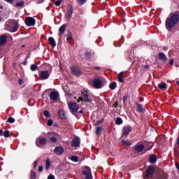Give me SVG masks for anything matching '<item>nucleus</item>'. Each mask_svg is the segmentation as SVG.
Returning a JSON list of instances; mask_svg holds the SVG:
<instances>
[{
    "label": "nucleus",
    "instance_id": "nucleus-1",
    "mask_svg": "<svg viewBox=\"0 0 179 179\" xmlns=\"http://www.w3.org/2000/svg\"><path fill=\"white\" fill-rule=\"evenodd\" d=\"M179 23V14L178 13H173L167 17L165 22L166 29L167 30H171L175 27L176 24H178Z\"/></svg>",
    "mask_w": 179,
    "mask_h": 179
},
{
    "label": "nucleus",
    "instance_id": "nucleus-2",
    "mask_svg": "<svg viewBox=\"0 0 179 179\" xmlns=\"http://www.w3.org/2000/svg\"><path fill=\"white\" fill-rule=\"evenodd\" d=\"M80 101H83L84 102H89L90 103L92 102V99L88 94V91H83L81 92V96H79L78 101L80 102Z\"/></svg>",
    "mask_w": 179,
    "mask_h": 179
},
{
    "label": "nucleus",
    "instance_id": "nucleus-3",
    "mask_svg": "<svg viewBox=\"0 0 179 179\" xmlns=\"http://www.w3.org/2000/svg\"><path fill=\"white\" fill-rule=\"evenodd\" d=\"M89 84L93 85L94 88L96 90H99L103 87V81L101 78H94V80L89 81Z\"/></svg>",
    "mask_w": 179,
    "mask_h": 179
},
{
    "label": "nucleus",
    "instance_id": "nucleus-4",
    "mask_svg": "<svg viewBox=\"0 0 179 179\" xmlns=\"http://www.w3.org/2000/svg\"><path fill=\"white\" fill-rule=\"evenodd\" d=\"M85 170H83V176H85V179H93V176L92 174V169L89 166H84Z\"/></svg>",
    "mask_w": 179,
    "mask_h": 179
},
{
    "label": "nucleus",
    "instance_id": "nucleus-5",
    "mask_svg": "<svg viewBox=\"0 0 179 179\" xmlns=\"http://www.w3.org/2000/svg\"><path fill=\"white\" fill-rule=\"evenodd\" d=\"M47 139L46 138H43V136H38L36 141V145L38 148H41V146H44L45 145H47Z\"/></svg>",
    "mask_w": 179,
    "mask_h": 179
},
{
    "label": "nucleus",
    "instance_id": "nucleus-6",
    "mask_svg": "<svg viewBox=\"0 0 179 179\" xmlns=\"http://www.w3.org/2000/svg\"><path fill=\"white\" fill-rule=\"evenodd\" d=\"M69 108L72 113H76V112H78L79 109L78 103H76V102L73 101L69 103Z\"/></svg>",
    "mask_w": 179,
    "mask_h": 179
},
{
    "label": "nucleus",
    "instance_id": "nucleus-7",
    "mask_svg": "<svg viewBox=\"0 0 179 179\" xmlns=\"http://www.w3.org/2000/svg\"><path fill=\"white\" fill-rule=\"evenodd\" d=\"M73 13V8L72 5H69L67 8V13H66V20H71Z\"/></svg>",
    "mask_w": 179,
    "mask_h": 179
},
{
    "label": "nucleus",
    "instance_id": "nucleus-8",
    "mask_svg": "<svg viewBox=\"0 0 179 179\" xmlns=\"http://www.w3.org/2000/svg\"><path fill=\"white\" fill-rule=\"evenodd\" d=\"M154 174H155V167H152V166H149L145 173V177H147L148 178H152V177H154Z\"/></svg>",
    "mask_w": 179,
    "mask_h": 179
},
{
    "label": "nucleus",
    "instance_id": "nucleus-9",
    "mask_svg": "<svg viewBox=\"0 0 179 179\" xmlns=\"http://www.w3.org/2000/svg\"><path fill=\"white\" fill-rule=\"evenodd\" d=\"M131 126H124L122 129V138L125 137L127 138L128 135L131 133Z\"/></svg>",
    "mask_w": 179,
    "mask_h": 179
},
{
    "label": "nucleus",
    "instance_id": "nucleus-10",
    "mask_svg": "<svg viewBox=\"0 0 179 179\" xmlns=\"http://www.w3.org/2000/svg\"><path fill=\"white\" fill-rule=\"evenodd\" d=\"M25 24H27V26H35L36 24V19H34V17H26L25 19Z\"/></svg>",
    "mask_w": 179,
    "mask_h": 179
},
{
    "label": "nucleus",
    "instance_id": "nucleus-11",
    "mask_svg": "<svg viewBox=\"0 0 179 179\" xmlns=\"http://www.w3.org/2000/svg\"><path fill=\"white\" fill-rule=\"evenodd\" d=\"M71 146L73 148H79L80 146V139L78 138V136L73 138L71 142Z\"/></svg>",
    "mask_w": 179,
    "mask_h": 179
},
{
    "label": "nucleus",
    "instance_id": "nucleus-12",
    "mask_svg": "<svg viewBox=\"0 0 179 179\" xmlns=\"http://www.w3.org/2000/svg\"><path fill=\"white\" fill-rule=\"evenodd\" d=\"M59 96V92L57 91H52L50 94V98L52 101H57Z\"/></svg>",
    "mask_w": 179,
    "mask_h": 179
},
{
    "label": "nucleus",
    "instance_id": "nucleus-13",
    "mask_svg": "<svg viewBox=\"0 0 179 179\" xmlns=\"http://www.w3.org/2000/svg\"><path fill=\"white\" fill-rule=\"evenodd\" d=\"M134 149L136 152L141 153V152H143V150H144L145 145H143V144L140 145L139 143H137L134 146Z\"/></svg>",
    "mask_w": 179,
    "mask_h": 179
},
{
    "label": "nucleus",
    "instance_id": "nucleus-14",
    "mask_svg": "<svg viewBox=\"0 0 179 179\" xmlns=\"http://www.w3.org/2000/svg\"><path fill=\"white\" fill-rule=\"evenodd\" d=\"M71 70L72 74H73L74 76H76L77 77H80L82 74V71H80V70L77 67H71Z\"/></svg>",
    "mask_w": 179,
    "mask_h": 179
},
{
    "label": "nucleus",
    "instance_id": "nucleus-15",
    "mask_svg": "<svg viewBox=\"0 0 179 179\" xmlns=\"http://www.w3.org/2000/svg\"><path fill=\"white\" fill-rule=\"evenodd\" d=\"M55 153H56V155H62V153H64V152H65L64 148H62V146H56V148L54 150Z\"/></svg>",
    "mask_w": 179,
    "mask_h": 179
},
{
    "label": "nucleus",
    "instance_id": "nucleus-16",
    "mask_svg": "<svg viewBox=\"0 0 179 179\" xmlns=\"http://www.w3.org/2000/svg\"><path fill=\"white\" fill-rule=\"evenodd\" d=\"M20 24H18L17 20L13 21V29H11V31L15 33L19 29Z\"/></svg>",
    "mask_w": 179,
    "mask_h": 179
},
{
    "label": "nucleus",
    "instance_id": "nucleus-17",
    "mask_svg": "<svg viewBox=\"0 0 179 179\" xmlns=\"http://www.w3.org/2000/svg\"><path fill=\"white\" fill-rule=\"evenodd\" d=\"M8 37L6 34H1L0 36V45H4L7 42Z\"/></svg>",
    "mask_w": 179,
    "mask_h": 179
},
{
    "label": "nucleus",
    "instance_id": "nucleus-18",
    "mask_svg": "<svg viewBox=\"0 0 179 179\" xmlns=\"http://www.w3.org/2000/svg\"><path fill=\"white\" fill-rule=\"evenodd\" d=\"M157 162V155H150L149 156V162L154 164Z\"/></svg>",
    "mask_w": 179,
    "mask_h": 179
},
{
    "label": "nucleus",
    "instance_id": "nucleus-19",
    "mask_svg": "<svg viewBox=\"0 0 179 179\" xmlns=\"http://www.w3.org/2000/svg\"><path fill=\"white\" fill-rule=\"evenodd\" d=\"M40 77L43 80H48L50 77L49 71H41L40 73Z\"/></svg>",
    "mask_w": 179,
    "mask_h": 179
},
{
    "label": "nucleus",
    "instance_id": "nucleus-20",
    "mask_svg": "<svg viewBox=\"0 0 179 179\" xmlns=\"http://www.w3.org/2000/svg\"><path fill=\"white\" fill-rule=\"evenodd\" d=\"M59 113V116L60 117V119L62 120H64L65 119H66V113L65 111L64 110V109H60L58 112Z\"/></svg>",
    "mask_w": 179,
    "mask_h": 179
},
{
    "label": "nucleus",
    "instance_id": "nucleus-21",
    "mask_svg": "<svg viewBox=\"0 0 179 179\" xmlns=\"http://www.w3.org/2000/svg\"><path fill=\"white\" fill-rule=\"evenodd\" d=\"M136 110L137 112H140V113H144L145 112V108H143V105H141V103H136Z\"/></svg>",
    "mask_w": 179,
    "mask_h": 179
},
{
    "label": "nucleus",
    "instance_id": "nucleus-22",
    "mask_svg": "<svg viewBox=\"0 0 179 179\" xmlns=\"http://www.w3.org/2000/svg\"><path fill=\"white\" fill-rule=\"evenodd\" d=\"M124 71H121V73H119V74L117 76V80H118L119 83H124Z\"/></svg>",
    "mask_w": 179,
    "mask_h": 179
},
{
    "label": "nucleus",
    "instance_id": "nucleus-23",
    "mask_svg": "<svg viewBox=\"0 0 179 179\" xmlns=\"http://www.w3.org/2000/svg\"><path fill=\"white\" fill-rule=\"evenodd\" d=\"M48 43L52 47H56V45H57V43H56L54 37H49L48 38Z\"/></svg>",
    "mask_w": 179,
    "mask_h": 179
},
{
    "label": "nucleus",
    "instance_id": "nucleus-24",
    "mask_svg": "<svg viewBox=\"0 0 179 179\" xmlns=\"http://www.w3.org/2000/svg\"><path fill=\"white\" fill-rule=\"evenodd\" d=\"M159 59H162V61H166L167 59L166 54L163 52H159Z\"/></svg>",
    "mask_w": 179,
    "mask_h": 179
},
{
    "label": "nucleus",
    "instance_id": "nucleus-25",
    "mask_svg": "<svg viewBox=\"0 0 179 179\" xmlns=\"http://www.w3.org/2000/svg\"><path fill=\"white\" fill-rule=\"evenodd\" d=\"M121 143L124 146H131L132 145V142H130L129 141H126L125 139L121 141Z\"/></svg>",
    "mask_w": 179,
    "mask_h": 179
},
{
    "label": "nucleus",
    "instance_id": "nucleus-26",
    "mask_svg": "<svg viewBox=\"0 0 179 179\" xmlns=\"http://www.w3.org/2000/svg\"><path fill=\"white\" fill-rule=\"evenodd\" d=\"M66 27V24H62L59 28V34H64V33H65Z\"/></svg>",
    "mask_w": 179,
    "mask_h": 179
},
{
    "label": "nucleus",
    "instance_id": "nucleus-27",
    "mask_svg": "<svg viewBox=\"0 0 179 179\" xmlns=\"http://www.w3.org/2000/svg\"><path fill=\"white\" fill-rule=\"evenodd\" d=\"M158 87L160 90H166L167 84L166 83H161L160 84H158Z\"/></svg>",
    "mask_w": 179,
    "mask_h": 179
},
{
    "label": "nucleus",
    "instance_id": "nucleus-28",
    "mask_svg": "<svg viewBox=\"0 0 179 179\" xmlns=\"http://www.w3.org/2000/svg\"><path fill=\"white\" fill-rule=\"evenodd\" d=\"M102 131H103V127H101V126H97L96 129V135H98V136L101 135Z\"/></svg>",
    "mask_w": 179,
    "mask_h": 179
},
{
    "label": "nucleus",
    "instance_id": "nucleus-29",
    "mask_svg": "<svg viewBox=\"0 0 179 179\" xmlns=\"http://www.w3.org/2000/svg\"><path fill=\"white\" fill-rule=\"evenodd\" d=\"M117 84L115 81L113 83H110V84H109V88H110V90H115V88H117Z\"/></svg>",
    "mask_w": 179,
    "mask_h": 179
},
{
    "label": "nucleus",
    "instance_id": "nucleus-30",
    "mask_svg": "<svg viewBox=\"0 0 179 179\" xmlns=\"http://www.w3.org/2000/svg\"><path fill=\"white\" fill-rule=\"evenodd\" d=\"M24 1H20L19 2H16L15 6H17V8H22L24 6Z\"/></svg>",
    "mask_w": 179,
    "mask_h": 179
},
{
    "label": "nucleus",
    "instance_id": "nucleus-31",
    "mask_svg": "<svg viewBox=\"0 0 179 179\" xmlns=\"http://www.w3.org/2000/svg\"><path fill=\"white\" fill-rule=\"evenodd\" d=\"M85 56L86 59H90L92 58V52H90V51H85Z\"/></svg>",
    "mask_w": 179,
    "mask_h": 179
},
{
    "label": "nucleus",
    "instance_id": "nucleus-32",
    "mask_svg": "<svg viewBox=\"0 0 179 179\" xmlns=\"http://www.w3.org/2000/svg\"><path fill=\"white\" fill-rule=\"evenodd\" d=\"M115 123L116 124H122L123 123V119L120 117H116Z\"/></svg>",
    "mask_w": 179,
    "mask_h": 179
},
{
    "label": "nucleus",
    "instance_id": "nucleus-33",
    "mask_svg": "<svg viewBox=\"0 0 179 179\" xmlns=\"http://www.w3.org/2000/svg\"><path fill=\"white\" fill-rule=\"evenodd\" d=\"M51 166V162L50 159H47L45 162V167L46 170H49L50 167Z\"/></svg>",
    "mask_w": 179,
    "mask_h": 179
},
{
    "label": "nucleus",
    "instance_id": "nucleus-34",
    "mask_svg": "<svg viewBox=\"0 0 179 179\" xmlns=\"http://www.w3.org/2000/svg\"><path fill=\"white\" fill-rule=\"evenodd\" d=\"M38 67L36 66V64H31L30 69L31 71H36L38 70Z\"/></svg>",
    "mask_w": 179,
    "mask_h": 179
},
{
    "label": "nucleus",
    "instance_id": "nucleus-35",
    "mask_svg": "<svg viewBox=\"0 0 179 179\" xmlns=\"http://www.w3.org/2000/svg\"><path fill=\"white\" fill-rule=\"evenodd\" d=\"M71 160H72L73 162H75L76 163H78V162H79V157H78V156H75V155L71 156Z\"/></svg>",
    "mask_w": 179,
    "mask_h": 179
},
{
    "label": "nucleus",
    "instance_id": "nucleus-36",
    "mask_svg": "<svg viewBox=\"0 0 179 179\" xmlns=\"http://www.w3.org/2000/svg\"><path fill=\"white\" fill-rule=\"evenodd\" d=\"M37 177L36 173V171H34L33 170H31V179H36Z\"/></svg>",
    "mask_w": 179,
    "mask_h": 179
},
{
    "label": "nucleus",
    "instance_id": "nucleus-37",
    "mask_svg": "<svg viewBox=\"0 0 179 179\" xmlns=\"http://www.w3.org/2000/svg\"><path fill=\"white\" fill-rule=\"evenodd\" d=\"M6 122H8L9 123H14V122H15V117L10 116L8 117V120H6Z\"/></svg>",
    "mask_w": 179,
    "mask_h": 179
},
{
    "label": "nucleus",
    "instance_id": "nucleus-38",
    "mask_svg": "<svg viewBox=\"0 0 179 179\" xmlns=\"http://www.w3.org/2000/svg\"><path fill=\"white\" fill-rule=\"evenodd\" d=\"M50 142L52 143H57V138L55 137V136H52L51 138H50Z\"/></svg>",
    "mask_w": 179,
    "mask_h": 179
},
{
    "label": "nucleus",
    "instance_id": "nucleus-39",
    "mask_svg": "<svg viewBox=\"0 0 179 179\" xmlns=\"http://www.w3.org/2000/svg\"><path fill=\"white\" fill-rule=\"evenodd\" d=\"M77 2H78V3L80 6L85 5V3H87V0H77Z\"/></svg>",
    "mask_w": 179,
    "mask_h": 179
},
{
    "label": "nucleus",
    "instance_id": "nucleus-40",
    "mask_svg": "<svg viewBox=\"0 0 179 179\" xmlns=\"http://www.w3.org/2000/svg\"><path fill=\"white\" fill-rule=\"evenodd\" d=\"M53 123L54 120L52 119L48 120V127H52Z\"/></svg>",
    "mask_w": 179,
    "mask_h": 179
},
{
    "label": "nucleus",
    "instance_id": "nucleus-41",
    "mask_svg": "<svg viewBox=\"0 0 179 179\" xmlns=\"http://www.w3.org/2000/svg\"><path fill=\"white\" fill-rule=\"evenodd\" d=\"M3 136L5 138H9V136H10V130H5V132L3 133Z\"/></svg>",
    "mask_w": 179,
    "mask_h": 179
},
{
    "label": "nucleus",
    "instance_id": "nucleus-42",
    "mask_svg": "<svg viewBox=\"0 0 179 179\" xmlns=\"http://www.w3.org/2000/svg\"><path fill=\"white\" fill-rule=\"evenodd\" d=\"M73 38L71 31H69L68 36L66 38L67 41H70Z\"/></svg>",
    "mask_w": 179,
    "mask_h": 179
},
{
    "label": "nucleus",
    "instance_id": "nucleus-43",
    "mask_svg": "<svg viewBox=\"0 0 179 179\" xmlns=\"http://www.w3.org/2000/svg\"><path fill=\"white\" fill-rule=\"evenodd\" d=\"M43 115H44L46 117H50V113L49 110H44V111H43Z\"/></svg>",
    "mask_w": 179,
    "mask_h": 179
},
{
    "label": "nucleus",
    "instance_id": "nucleus-44",
    "mask_svg": "<svg viewBox=\"0 0 179 179\" xmlns=\"http://www.w3.org/2000/svg\"><path fill=\"white\" fill-rule=\"evenodd\" d=\"M103 122V119H101L100 120H96L95 125L96 127H99V124H101V123H102Z\"/></svg>",
    "mask_w": 179,
    "mask_h": 179
},
{
    "label": "nucleus",
    "instance_id": "nucleus-45",
    "mask_svg": "<svg viewBox=\"0 0 179 179\" xmlns=\"http://www.w3.org/2000/svg\"><path fill=\"white\" fill-rule=\"evenodd\" d=\"M62 2V0L56 1L55 3V6H60Z\"/></svg>",
    "mask_w": 179,
    "mask_h": 179
},
{
    "label": "nucleus",
    "instance_id": "nucleus-46",
    "mask_svg": "<svg viewBox=\"0 0 179 179\" xmlns=\"http://www.w3.org/2000/svg\"><path fill=\"white\" fill-rule=\"evenodd\" d=\"M48 179H55V176L53 174H49Z\"/></svg>",
    "mask_w": 179,
    "mask_h": 179
},
{
    "label": "nucleus",
    "instance_id": "nucleus-47",
    "mask_svg": "<svg viewBox=\"0 0 179 179\" xmlns=\"http://www.w3.org/2000/svg\"><path fill=\"white\" fill-rule=\"evenodd\" d=\"M38 160H35L34 163V169H36L38 166Z\"/></svg>",
    "mask_w": 179,
    "mask_h": 179
},
{
    "label": "nucleus",
    "instance_id": "nucleus-48",
    "mask_svg": "<svg viewBox=\"0 0 179 179\" xmlns=\"http://www.w3.org/2000/svg\"><path fill=\"white\" fill-rule=\"evenodd\" d=\"M38 171H40V173H41L42 171H43V166H39V167H38Z\"/></svg>",
    "mask_w": 179,
    "mask_h": 179
},
{
    "label": "nucleus",
    "instance_id": "nucleus-49",
    "mask_svg": "<svg viewBox=\"0 0 179 179\" xmlns=\"http://www.w3.org/2000/svg\"><path fill=\"white\" fill-rule=\"evenodd\" d=\"M169 64H170V65H173V64H174V59L173 58H171V60L169 61Z\"/></svg>",
    "mask_w": 179,
    "mask_h": 179
},
{
    "label": "nucleus",
    "instance_id": "nucleus-50",
    "mask_svg": "<svg viewBox=\"0 0 179 179\" xmlns=\"http://www.w3.org/2000/svg\"><path fill=\"white\" fill-rule=\"evenodd\" d=\"M144 69L145 70H149V69H150V66H149V64H145V66H144Z\"/></svg>",
    "mask_w": 179,
    "mask_h": 179
},
{
    "label": "nucleus",
    "instance_id": "nucleus-51",
    "mask_svg": "<svg viewBox=\"0 0 179 179\" xmlns=\"http://www.w3.org/2000/svg\"><path fill=\"white\" fill-rule=\"evenodd\" d=\"M24 80H19V85H23V84H24Z\"/></svg>",
    "mask_w": 179,
    "mask_h": 179
},
{
    "label": "nucleus",
    "instance_id": "nucleus-52",
    "mask_svg": "<svg viewBox=\"0 0 179 179\" xmlns=\"http://www.w3.org/2000/svg\"><path fill=\"white\" fill-rule=\"evenodd\" d=\"M113 106L115 108H118V106H119L118 102L117 101L115 102Z\"/></svg>",
    "mask_w": 179,
    "mask_h": 179
},
{
    "label": "nucleus",
    "instance_id": "nucleus-53",
    "mask_svg": "<svg viewBox=\"0 0 179 179\" xmlns=\"http://www.w3.org/2000/svg\"><path fill=\"white\" fill-rule=\"evenodd\" d=\"M174 152H175V153H179V150H178L177 146H175Z\"/></svg>",
    "mask_w": 179,
    "mask_h": 179
},
{
    "label": "nucleus",
    "instance_id": "nucleus-54",
    "mask_svg": "<svg viewBox=\"0 0 179 179\" xmlns=\"http://www.w3.org/2000/svg\"><path fill=\"white\" fill-rule=\"evenodd\" d=\"M127 99H128V96H127V95H124V96H123V101H124V102H125V101H127Z\"/></svg>",
    "mask_w": 179,
    "mask_h": 179
},
{
    "label": "nucleus",
    "instance_id": "nucleus-55",
    "mask_svg": "<svg viewBox=\"0 0 179 179\" xmlns=\"http://www.w3.org/2000/svg\"><path fill=\"white\" fill-rule=\"evenodd\" d=\"M6 2H8V3H13V0H5Z\"/></svg>",
    "mask_w": 179,
    "mask_h": 179
},
{
    "label": "nucleus",
    "instance_id": "nucleus-56",
    "mask_svg": "<svg viewBox=\"0 0 179 179\" xmlns=\"http://www.w3.org/2000/svg\"><path fill=\"white\" fill-rule=\"evenodd\" d=\"M3 131L2 129H0V136H3Z\"/></svg>",
    "mask_w": 179,
    "mask_h": 179
},
{
    "label": "nucleus",
    "instance_id": "nucleus-57",
    "mask_svg": "<svg viewBox=\"0 0 179 179\" xmlns=\"http://www.w3.org/2000/svg\"><path fill=\"white\" fill-rule=\"evenodd\" d=\"M175 165L176 166V169H178V170H179V164L177 162L175 163Z\"/></svg>",
    "mask_w": 179,
    "mask_h": 179
},
{
    "label": "nucleus",
    "instance_id": "nucleus-58",
    "mask_svg": "<svg viewBox=\"0 0 179 179\" xmlns=\"http://www.w3.org/2000/svg\"><path fill=\"white\" fill-rule=\"evenodd\" d=\"M94 70H101V67H94Z\"/></svg>",
    "mask_w": 179,
    "mask_h": 179
},
{
    "label": "nucleus",
    "instance_id": "nucleus-59",
    "mask_svg": "<svg viewBox=\"0 0 179 179\" xmlns=\"http://www.w3.org/2000/svg\"><path fill=\"white\" fill-rule=\"evenodd\" d=\"M176 145H178L179 146V136H178Z\"/></svg>",
    "mask_w": 179,
    "mask_h": 179
},
{
    "label": "nucleus",
    "instance_id": "nucleus-60",
    "mask_svg": "<svg viewBox=\"0 0 179 179\" xmlns=\"http://www.w3.org/2000/svg\"><path fill=\"white\" fill-rule=\"evenodd\" d=\"M83 112H84L83 109H81L80 110H79V113H83Z\"/></svg>",
    "mask_w": 179,
    "mask_h": 179
},
{
    "label": "nucleus",
    "instance_id": "nucleus-61",
    "mask_svg": "<svg viewBox=\"0 0 179 179\" xmlns=\"http://www.w3.org/2000/svg\"><path fill=\"white\" fill-rule=\"evenodd\" d=\"M27 64V62H24V65H26Z\"/></svg>",
    "mask_w": 179,
    "mask_h": 179
},
{
    "label": "nucleus",
    "instance_id": "nucleus-62",
    "mask_svg": "<svg viewBox=\"0 0 179 179\" xmlns=\"http://www.w3.org/2000/svg\"><path fill=\"white\" fill-rule=\"evenodd\" d=\"M177 84H178V85H179V81H177Z\"/></svg>",
    "mask_w": 179,
    "mask_h": 179
},
{
    "label": "nucleus",
    "instance_id": "nucleus-63",
    "mask_svg": "<svg viewBox=\"0 0 179 179\" xmlns=\"http://www.w3.org/2000/svg\"><path fill=\"white\" fill-rule=\"evenodd\" d=\"M45 0H42V2H44Z\"/></svg>",
    "mask_w": 179,
    "mask_h": 179
},
{
    "label": "nucleus",
    "instance_id": "nucleus-64",
    "mask_svg": "<svg viewBox=\"0 0 179 179\" xmlns=\"http://www.w3.org/2000/svg\"><path fill=\"white\" fill-rule=\"evenodd\" d=\"M81 179H85V178H81Z\"/></svg>",
    "mask_w": 179,
    "mask_h": 179
}]
</instances>
